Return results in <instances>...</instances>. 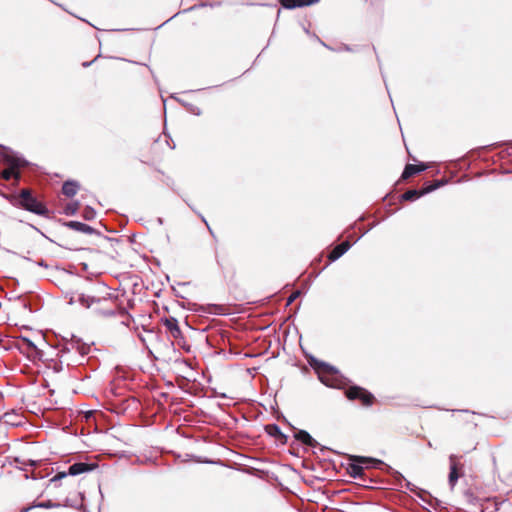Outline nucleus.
Here are the masks:
<instances>
[{
    "instance_id": "f03ea898",
    "label": "nucleus",
    "mask_w": 512,
    "mask_h": 512,
    "mask_svg": "<svg viewBox=\"0 0 512 512\" xmlns=\"http://www.w3.org/2000/svg\"><path fill=\"white\" fill-rule=\"evenodd\" d=\"M1 162H4L8 165V168L1 172V177L4 180H10L12 178L19 179L20 173L18 169L27 164L26 160L22 157L15 155L10 149H6L4 155L2 156Z\"/></svg>"
},
{
    "instance_id": "c85d7f7f",
    "label": "nucleus",
    "mask_w": 512,
    "mask_h": 512,
    "mask_svg": "<svg viewBox=\"0 0 512 512\" xmlns=\"http://www.w3.org/2000/svg\"><path fill=\"white\" fill-rule=\"evenodd\" d=\"M221 5V2H201L200 4L197 5V7H211V8H214V7H219ZM196 8V5L189 8V10H193Z\"/></svg>"
},
{
    "instance_id": "de8ad7c7",
    "label": "nucleus",
    "mask_w": 512,
    "mask_h": 512,
    "mask_svg": "<svg viewBox=\"0 0 512 512\" xmlns=\"http://www.w3.org/2000/svg\"><path fill=\"white\" fill-rule=\"evenodd\" d=\"M141 162L146 163V164H149V165H150V164H152V163H151L149 160H147V159H141Z\"/></svg>"
},
{
    "instance_id": "a18cd8bd",
    "label": "nucleus",
    "mask_w": 512,
    "mask_h": 512,
    "mask_svg": "<svg viewBox=\"0 0 512 512\" xmlns=\"http://www.w3.org/2000/svg\"><path fill=\"white\" fill-rule=\"evenodd\" d=\"M32 509V507H24L20 512H28Z\"/></svg>"
},
{
    "instance_id": "4468645a",
    "label": "nucleus",
    "mask_w": 512,
    "mask_h": 512,
    "mask_svg": "<svg viewBox=\"0 0 512 512\" xmlns=\"http://www.w3.org/2000/svg\"><path fill=\"white\" fill-rule=\"evenodd\" d=\"M162 322L174 339H179L182 337V332L179 327L178 320L175 317L171 316L164 318L162 319Z\"/></svg>"
},
{
    "instance_id": "8fccbe9b",
    "label": "nucleus",
    "mask_w": 512,
    "mask_h": 512,
    "mask_svg": "<svg viewBox=\"0 0 512 512\" xmlns=\"http://www.w3.org/2000/svg\"><path fill=\"white\" fill-rule=\"evenodd\" d=\"M199 216L201 217L202 221H203V222L208 226L207 221H206V219L204 218V216H202L201 214H199Z\"/></svg>"
},
{
    "instance_id": "bb28decb",
    "label": "nucleus",
    "mask_w": 512,
    "mask_h": 512,
    "mask_svg": "<svg viewBox=\"0 0 512 512\" xmlns=\"http://www.w3.org/2000/svg\"><path fill=\"white\" fill-rule=\"evenodd\" d=\"M416 495H417V496H418V497H419V498H420L424 503H427V504H429L430 506H432V505H433V504H432V499H427V498H426V495H428L430 498H432V497H431V495H430L427 491L420 489V490L416 493Z\"/></svg>"
},
{
    "instance_id": "6e6552de",
    "label": "nucleus",
    "mask_w": 512,
    "mask_h": 512,
    "mask_svg": "<svg viewBox=\"0 0 512 512\" xmlns=\"http://www.w3.org/2000/svg\"><path fill=\"white\" fill-rule=\"evenodd\" d=\"M324 379L326 380L320 382L326 387L334 389H343L350 383V380L342 375L339 369L337 375L324 372Z\"/></svg>"
},
{
    "instance_id": "6ab92c4d",
    "label": "nucleus",
    "mask_w": 512,
    "mask_h": 512,
    "mask_svg": "<svg viewBox=\"0 0 512 512\" xmlns=\"http://www.w3.org/2000/svg\"><path fill=\"white\" fill-rule=\"evenodd\" d=\"M69 346L70 347L66 348L68 351H70L71 349H75L80 354V356H84L88 354L90 351L89 345L81 343L80 341H72L69 344Z\"/></svg>"
},
{
    "instance_id": "58836bf2",
    "label": "nucleus",
    "mask_w": 512,
    "mask_h": 512,
    "mask_svg": "<svg viewBox=\"0 0 512 512\" xmlns=\"http://www.w3.org/2000/svg\"><path fill=\"white\" fill-rule=\"evenodd\" d=\"M189 106H190V111H191L193 114H195V115H197V116L201 115L202 111H201V109H200V108H198V107H194L193 105H189Z\"/></svg>"
},
{
    "instance_id": "9b49d317",
    "label": "nucleus",
    "mask_w": 512,
    "mask_h": 512,
    "mask_svg": "<svg viewBox=\"0 0 512 512\" xmlns=\"http://www.w3.org/2000/svg\"><path fill=\"white\" fill-rule=\"evenodd\" d=\"M352 245L353 243H351L349 240H345L342 243L336 245L328 254V263L326 266L342 257L352 247Z\"/></svg>"
},
{
    "instance_id": "13d9d810",
    "label": "nucleus",
    "mask_w": 512,
    "mask_h": 512,
    "mask_svg": "<svg viewBox=\"0 0 512 512\" xmlns=\"http://www.w3.org/2000/svg\"><path fill=\"white\" fill-rule=\"evenodd\" d=\"M461 412H465V413H469L470 411L467 410V409H464V410H460Z\"/></svg>"
},
{
    "instance_id": "9d476101",
    "label": "nucleus",
    "mask_w": 512,
    "mask_h": 512,
    "mask_svg": "<svg viewBox=\"0 0 512 512\" xmlns=\"http://www.w3.org/2000/svg\"><path fill=\"white\" fill-rule=\"evenodd\" d=\"M360 456H353L352 461L347 467L349 475L354 479H361L364 477L365 462L359 460Z\"/></svg>"
},
{
    "instance_id": "bf43d9fd",
    "label": "nucleus",
    "mask_w": 512,
    "mask_h": 512,
    "mask_svg": "<svg viewBox=\"0 0 512 512\" xmlns=\"http://www.w3.org/2000/svg\"><path fill=\"white\" fill-rule=\"evenodd\" d=\"M220 397L226 398V394L222 393V394H220Z\"/></svg>"
},
{
    "instance_id": "3c124183",
    "label": "nucleus",
    "mask_w": 512,
    "mask_h": 512,
    "mask_svg": "<svg viewBox=\"0 0 512 512\" xmlns=\"http://www.w3.org/2000/svg\"><path fill=\"white\" fill-rule=\"evenodd\" d=\"M129 400H130V401H133V402H135V403H138V401H137L134 397H132V396H130V397H129Z\"/></svg>"
},
{
    "instance_id": "603ef678",
    "label": "nucleus",
    "mask_w": 512,
    "mask_h": 512,
    "mask_svg": "<svg viewBox=\"0 0 512 512\" xmlns=\"http://www.w3.org/2000/svg\"><path fill=\"white\" fill-rule=\"evenodd\" d=\"M361 237H362L361 235H360V236H358V237L354 240V243H357V242L361 239Z\"/></svg>"
},
{
    "instance_id": "39448f33",
    "label": "nucleus",
    "mask_w": 512,
    "mask_h": 512,
    "mask_svg": "<svg viewBox=\"0 0 512 512\" xmlns=\"http://www.w3.org/2000/svg\"><path fill=\"white\" fill-rule=\"evenodd\" d=\"M345 396L349 400H359L365 407L372 406L375 401V397L371 392L358 385L349 386L345 390Z\"/></svg>"
},
{
    "instance_id": "72a5a7b5",
    "label": "nucleus",
    "mask_w": 512,
    "mask_h": 512,
    "mask_svg": "<svg viewBox=\"0 0 512 512\" xmlns=\"http://www.w3.org/2000/svg\"><path fill=\"white\" fill-rule=\"evenodd\" d=\"M433 183H434V187H432V189L437 190L438 188L447 184V180L446 179H438V180L433 181Z\"/></svg>"
},
{
    "instance_id": "c03bdc74",
    "label": "nucleus",
    "mask_w": 512,
    "mask_h": 512,
    "mask_svg": "<svg viewBox=\"0 0 512 512\" xmlns=\"http://www.w3.org/2000/svg\"><path fill=\"white\" fill-rule=\"evenodd\" d=\"M172 289H173L174 294H175V296H176V297L184 298V296H182V295L179 293V291H177V290H176V288H175V287H172Z\"/></svg>"
},
{
    "instance_id": "393cba45",
    "label": "nucleus",
    "mask_w": 512,
    "mask_h": 512,
    "mask_svg": "<svg viewBox=\"0 0 512 512\" xmlns=\"http://www.w3.org/2000/svg\"><path fill=\"white\" fill-rule=\"evenodd\" d=\"M79 208V202L78 201H74V202H71V203H68L66 205V207L64 208V213L66 215H75L77 210Z\"/></svg>"
},
{
    "instance_id": "f704fd0d",
    "label": "nucleus",
    "mask_w": 512,
    "mask_h": 512,
    "mask_svg": "<svg viewBox=\"0 0 512 512\" xmlns=\"http://www.w3.org/2000/svg\"><path fill=\"white\" fill-rule=\"evenodd\" d=\"M129 279H130V283L133 286V293H136V289H137V287L139 285L138 282L136 281L137 276H134V275L130 274Z\"/></svg>"
},
{
    "instance_id": "4d7b16f0",
    "label": "nucleus",
    "mask_w": 512,
    "mask_h": 512,
    "mask_svg": "<svg viewBox=\"0 0 512 512\" xmlns=\"http://www.w3.org/2000/svg\"><path fill=\"white\" fill-rule=\"evenodd\" d=\"M361 237H362L361 235H360V236H358V237L354 240V243H357V242L361 239Z\"/></svg>"
},
{
    "instance_id": "5fc2aeb1",
    "label": "nucleus",
    "mask_w": 512,
    "mask_h": 512,
    "mask_svg": "<svg viewBox=\"0 0 512 512\" xmlns=\"http://www.w3.org/2000/svg\"><path fill=\"white\" fill-rule=\"evenodd\" d=\"M361 237H362L361 235H360V236H358V237L354 240V243H357V242L361 239Z\"/></svg>"
},
{
    "instance_id": "aec40b11",
    "label": "nucleus",
    "mask_w": 512,
    "mask_h": 512,
    "mask_svg": "<svg viewBox=\"0 0 512 512\" xmlns=\"http://www.w3.org/2000/svg\"><path fill=\"white\" fill-rule=\"evenodd\" d=\"M420 189H409L400 196L401 201H415L421 198L423 195H420Z\"/></svg>"
},
{
    "instance_id": "20e7f679",
    "label": "nucleus",
    "mask_w": 512,
    "mask_h": 512,
    "mask_svg": "<svg viewBox=\"0 0 512 512\" xmlns=\"http://www.w3.org/2000/svg\"><path fill=\"white\" fill-rule=\"evenodd\" d=\"M110 392L115 397L120 398L119 404H122L127 400L126 395L128 392V383L126 382L125 372L123 370L117 369L116 376L110 384Z\"/></svg>"
},
{
    "instance_id": "5701e85b",
    "label": "nucleus",
    "mask_w": 512,
    "mask_h": 512,
    "mask_svg": "<svg viewBox=\"0 0 512 512\" xmlns=\"http://www.w3.org/2000/svg\"><path fill=\"white\" fill-rule=\"evenodd\" d=\"M279 3L284 9L292 10L295 8H300L299 0H279Z\"/></svg>"
},
{
    "instance_id": "864d4df0",
    "label": "nucleus",
    "mask_w": 512,
    "mask_h": 512,
    "mask_svg": "<svg viewBox=\"0 0 512 512\" xmlns=\"http://www.w3.org/2000/svg\"><path fill=\"white\" fill-rule=\"evenodd\" d=\"M361 237H362L361 235H360V236H358V237L354 240V243H357V242L361 239Z\"/></svg>"
},
{
    "instance_id": "423d86ee",
    "label": "nucleus",
    "mask_w": 512,
    "mask_h": 512,
    "mask_svg": "<svg viewBox=\"0 0 512 512\" xmlns=\"http://www.w3.org/2000/svg\"><path fill=\"white\" fill-rule=\"evenodd\" d=\"M307 361H308V364L311 366V368L317 374L319 381L326 380V379H324V372L334 374V375L335 374L337 375V373H338L337 367L329 364L328 362L320 360L313 355H308Z\"/></svg>"
},
{
    "instance_id": "49530a36",
    "label": "nucleus",
    "mask_w": 512,
    "mask_h": 512,
    "mask_svg": "<svg viewBox=\"0 0 512 512\" xmlns=\"http://www.w3.org/2000/svg\"><path fill=\"white\" fill-rule=\"evenodd\" d=\"M38 265L43 266V267H48V265L45 264L44 261H42V260L38 262Z\"/></svg>"
},
{
    "instance_id": "ddd939ff",
    "label": "nucleus",
    "mask_w": 512,
    "mask_h": 512,
    "mask_svg": "<svg viewBox=\"0 0 512 512\" xmlns=\"http://www.w3.org/2000/svg\"><path fill=\"white\" fill-rule=\"evenodd\" d=\"M457 456L454 454H451L449 456L450 461V471L448 475V483L453 489L458 481V479L461 477V473L458 472V464L456 463Z\"/></svg>"
},
{
    "instance_id": "4c0bfd02",
    "label": "nucleus",
    "mask_w": 512,
    "mask_h": 512,
    "mask_svg": "<svg viewBox=\"0 0 512 512\" xmlns=\"http://www.w3.org/2000/svg\"><path fill=\"white\" fill-rule=\"evenodd\" d=\"M276 439L281 443L285 444L288 440V436L281 431V434L276 436Z\"/></svg>"
},
{
    "instance_id": "680f3d73",
    "label": "nucleus",
    "mask_w": 512,
    "mask_h": 512,
    "mask_svg": "<svg viewBox=\"0 0 512 512\" xmlns=\"http://www.w3.org/2000/svg\"><path fill=\"white\" fill-rule=\"evenodd\" d=\"M132 306H133V303H132V301L130 300L129 307H130V308H132Z\"/></svg>"
},
{
    "instance_id": "412c9836",
    "label": "nucleus",
    "mask_w": 512,
    "mask_h": 512,
    "mask_svg": "<svg viewBox=\"0 0 512 512\" xmlns=\"http://www.w3.org/2000/svg\"><path fill=\"white\" fill-rule=\"evenodd\" d=\"M226 310L227 309L225 308V306L220 304H209L206 308L203 309L204 312L216 315H225Z\"/></svg>"
},
{
    "instance_id": "7ed1b4c3",
    "label": "nucleus",
    "mask_w": 512,
    "mask_h": 512,
    "mask_svg": "<svg viewBox=\"0 0 512 512\" xmlns=\"http://www.w3.org/2000/svg\"><path fill=\"white\" fill-rule=\"evenodd\" d=\"M19 203L25 210L37 215L46 216L48 214L47 208L27 189L21 191L19 195Z\"/></svg>"
},
{
    "instance_id": "e2e57ef3",
    "label": "nucleus",
    "mask_w": 512,
    "mask_h": 512,
    "mask_svg": "<svg viewBox=\"0 0 512 512\" xmlns=\"http://www.w3.org/2000/svg\"><path fill=\"white\" fill-rule=\"evenodd\" d=\"M122 324H124V325L128 326V323H127V322H125V321H122Z\"/></svg>"
},
{
    "instance_id": "2eb2a0df",
    "label": "nucleus",
    "mask_w": 512,
    "mask_h": 512,
    "mask_svg": "<svg viewBox=\"0 0 512 512\" xmlns=\"http://www.w3.org/2000/svg\"><path fill=\"white\" fill-rule=\"evenodd\" d=\"M65 225L68 228H70L74 231L80 232V233H84V234H88V235L95 233V229L93 227H91L85 223L79 222V221H69Z\"/></svg>"
},
{
    "instance_id": "473e14b6",
    "label": "nucleus",
    "mask_w": 512,
    "mask_h": 512,
    "mask_svg": "<svg viewBox=\"0 0 512 512\" xmlns=\"http://www.w3.org/2000/svg\"><path fill=\"white\" fill-rule=\"evenodd\" d=\"M320 0H299L300 8L318 3Z\"/></svg>"
},
{
    "instance_id": "a878e982",
    "label": "nucleus",
    "mask_w": 512,
    "mask_h": 512,
    "mask_svg": "<svg viewBox=\"0 0 512 512\" xmlns=\"http://www.w3.org/2000/svg\"><path fill=\"white\" fill-rule=\"evenodd\" d=\"M95 216H96V211L93 208H91L89 206L84 208L83 217L85 220H93L95 218Z\"/></svg>"
},
{
    "instance_id": "a211bd4d",
    "label": "nucleus",
    "mask_w": 512,
    "mask_h": 512,
    "mask_svg": "<svg viewBox=\"0 0 512 512\" xmlns=\"http://www.w3.org/2000/svg\"><path fill=\"white\" fill-rule=\"evenodd\" d=\"M359 460L365 462V468H376V469H382V467L390 468L382 460H379L376 458L362 456V457H359Z\"/></svg>"
},
{
    "instance_id": "052dcab7",
    "label": "nucleus",
    "mask_w": 512,
    "mask_h": 512,
    "mask_svg": "<svg viewBox=\"0 0 512 512\" xmlns=\"http://www.w3.org/2000/svg\"><path fill=\"white\" fill-rule=\"evenodd\" d=\"M129 258H130V260H132V259H133V255H132V253H131V252H130Z\"/></svg>"
},
{
    "instance_id": "4be33fe9",
    "label": "nucleus",
    "mask_w": 512,
    "mask_h": 512,
    "mask_svg": "<svg viewBox=\"0 0 512 512\" xmlns=\"http://www.w3.org/2000/svg\"><path fill=\"white\" fill-rule=\"evenodd\" d=\"M59 506H60L59 503H54L51 500H48V501H43V502H34L30 507L51 509V508H58Z\"/></svg>"
},
{
    "instance_id": "6e6d98bb",
    "label": "nucleus",
    "mask_w": 512,
    "mask_h": 512,
    "mask_svg": "<svg viewBox=\"0 0 512 512\" xmlns=\"http://www.w3.org/2000/svg\"><path fill=\"white\" fill-rule=\"evenodd\" d=\"M361 237H362L361 235H360V236H358V237L354 240V243H357V242L361 239Z\"/></svg>"
},
{
    "instance_id": "dca6fc26",
    "label": "nucleus",
    "mask_w": 512,
    "mask_h": 512,
    "mask_svg": "<svg viewBox=\"0 0 512 512\" xmlns=\"http://www.w3.org/2000/svg\"><path fill=\"white\" fill-rule=\"evenodd\" d=\"M427 168L428 167H423L422 169H418V166L415 164H406L401 174V179L407 180L408 178L425 171Z\"/></svg>"
},
{
    "instance_id": "c756f323",
    "label": "nucleus",
    "mask_w": 512,
    "mask_h": 512,
    "mask_svg": "<svg viewBox=\"0 0 512 512\" xmlns=\"http://www.w3.org/2000/svg\"><path fill=\"white\" fill-rule=\"evenodd\" d=\"M302 294L301 290H295L288 298L286 306L291 305L298 297H300Z\"/></svg>"
},
{
    "instance_id": "79ce46f5",
    "label": "nucleus",
    "mask_w": 512,
    "mask_h": 512,
    "mask_svg": "<svg viewBox=\"0 0 512 512\" xmlns=\"http://www.w3.org/2000/svg\"><path fill=\"white\" fill-rule=\"evenodd\" d=\"M99 56H100V55L96 56L92 61H89V62H83V63H82V66H83V67H89L93 62H95V61L98 59V57H99Z\"/></svg>"
},
{
    "instance_id": "c9c22d12",
    "label": "nucleus",
    "mask_w": 512,
    "mask_h": 512,
    "mask_svg": "<svg viewBox=\"0 0 512 512\" xmlns=\"http://www.w3.org/2000/svg\"><path fill=\"white\" fill-rule=\"evenodd\" d=\"M405 486L408 490H410L411 492H414L415 494L420 490L418 487H416L414 484H412L411 482L409 481H405Z\"/></svg>"
},
{
    "instance_id": "f257e3e1",
    "label": "nucleus",
    "mask_w": 512,
    "mask_h": 512,
    "mask_svg": "<svg viewBox=\"0 0 512 512\" xmlns=\"http://www.w3.org/2000/svg\"><path fill=\"white\" fill-rule=\"evenodd\" d=\"M108 287L106 284L98 282L91 289L87 291V293H82L79 295L78 301L81 305L90 308L94 304H103L107 302H111V299L107 296L109 295Z\"/></svg>"
},
{
    "instance_id": "7c9ffc66",
    "label": "nucleus",
    "mask_w": 512,
    "mask_h": 512,
    "mask_svg": "<svg viewBox=\"0 0 512 512\" xmlns=\"http://www.w3.org/2000/svg\"><path fill=\"white\" fill-rule=\"evenodd\" d=\"M68 475H69L68 471L67 472H65V471L58 472L53 478L50 479V483H55L57 481H60L63 478L67 477Z\"/></svg>"
},
{
    "instance_id": "e433bc0d",
    "label": "nucleus",
    "mask_w": 512,
    "mask_h": 512,
    "mask_svg": "<svg viewBox=\"0 0 512 512\" xmlns=\"http://www.w3.org/2000/svg\"><path fill=\"white\" fill-rule=\"evenodd\" d=\"M15 461L20 463V464H22V465H30V466H35L36 463H37L34 460H22V461H20L19 458H16Z\"/></svg>"
},
{
    "instance_id": "ea45409f",
    "label": "nucleus",
    "mask_w": 512,
    "mask_h": 512,
    "mask_svg": "<svg viewBox=\"0 0 512 512\" xmlns=\"http://www.w3.org/2000/svg\"><path fill=\"white\" fill-rule=\"evenodd\" d=\"M114 406H115V407H114V409H113V410H114L116 413H118V414H119V413H124V412H125V410H126V408H125V407L118 406V404H114Z\"/></svg>"
},
{
    "instance_id": "f3484780",
    "label": "nucleus",
    "mask_w": 512,
    "mask_h": 512,
    "mask_svg": "<svg viewBox=\"0 0 512 512\" xmlns=\"http://www.w3.org/2000/svg\"><path fill=\"white\" fill-rule=\"evenodd\" d=\"M79 184L76 181H66L62 186V193L67 197H73L77 194Z\"/></svg>"
},
{
    "instance_id": "09e8293b",
    "label": "nucleus",
    "mask_w": 512,
    "mask_h": 512,
    "mask_svg": "<svg viewBox=\"0 0 512 512\" xmlns=\"http://www.w3.org/2000/svg\"><path fill=\"white\" fill-rule=\"evenodd\" d=\"M134 237H135V234H134V233H133V234H130V238H129L130 243H131V242H133Z\"/></svg>"
},
{
    "instance_id": "2f4dec72",
    "label": "nucleus",
    "mask_w": 512,
    "mask_h": 512,
    "mask_svg": "<svg viewBox=\"0 0 512 512\" xmlns=\"http://www.w3.org/2000/svg\"><path fill=\"white\" fill-rule=\"evenodd\" d=\"M96 312L99 314H102L104 316H112L115 314V311L113 309H102V308H96Z\"/></svg>"
},
{
    "instance_id": "0eeeda50",
    "label": "nucleus",
    "mask_w": 512,
    "mask_h": 512,
    "mask_svg": "<svg viewBox=\"0 0 512 512\" xmlns=\"http://www.w3.org/2000/svg\"><path fill=\"white\" fill-rule=\"evenodd\" d=\"M292 427V429L295 430V433H294V438L301 442L302 444L308 446V447H311V448H318L322 454H324V452L326 451H330L329 448L325 447V446H322L320 443H318L311 435L308 431L306 430H302V429H295V427H293L292 425H290Z\"/></svg>"
},
{
    "instance_id": "a19ab883",
    "label": "nucleus",
    "mask_w": 512,
    "mask_h": 512,
    "mask_svg": "<svg viewBox=\"0 0 512 512\" xmlns=\"http://www.w3.org/2000/svg\"><path fill=\"white\" fill-rule=\"evenodd\" d=\"M376 225H377V223H376V222H374V223H372V224L368 227V229H366V230H361V236H364L368 231H370V230H371L372 228H374Z\"/></svg>"
},
{
    "instance_id": "cd10ccee",
    "label": "nucleus",
    "mask_w": 512,
    "mask_h": 512,
    "mask_svg": "<svg viewBox=\"0 0 512 512\" xmlns=\"http://www.w3.org/2000/svg\"><path fill=\"white\" fill-rule=\"evenodd\" d=\"M432 187H434V183L433 182H426L424 184V186L420 189L421 190V193L420 195H426L428 193H431L433 191H435L436 189H432Z\"/></svg>"
},
{
    "instance_id": "1a4fd4ad",
    "label": "nucleus",
    "mask_w": 512,
    "mask_h": 512,
    "mask_svg": "<svg viewBox=\"0 0 512 512\" xmlns=\"http://www.w3.org/2000/svg\"><path fill=\"white\" fill-rule=\"evenodd\" d=\"M16 347L22 353L27 354L29 357H37L40 355V350L37 348L36 344L28 337H18Z\"/></svg>"
},
{
    "instance_id": "b1692460",
    "label": "nucleus",
    "mask_w": 512,
    "mask_h": 512,
    "mask_svg": "<svg viewBox=\"0 0 512 512\" xmlns=\"http://www.w3.org/2000/svg\"><path fill=\"white\" fill-rule=\"evenodd\" d=\"M265 431L268 435L272 436V437H275L280 435L281 434V429L280 427L275 424V423H272V424H268L265 426Z\"/></svg>"
},
{
    "instance_id": "37998d69",
    "label": "nucleus",
    "mask_w": 512,
    "mask_h": 512,
    "mask_svg": "<svg viewBox=\"0 0 512 512\" xmlns=\"http://www.w3.org/2000/svg\"><path fill=\"white\" fill-rule=\"evenodd\" d=\"M416 166H418V169H422L423 167H428L426 163L424 162H419L418 164H415Z\"/></svg>"
},
{
    "instance_id": "0e129e2a",
    "label": "nucleus",
    "mask_w": 512,
    "mask_h": 512,
    "mask_svg": "<svg viewBox=\"0 0 512 512\" xmlns=\"http://www.w3.org/2000/svg\"><path fill=\"white\" fill-rule=\"evenodd\" d=\"M209 232L213 234L212 229L208 226Z\"/></svg>"
},
{
    "instance_id": "f8f14e48",
    "label": "nucleus",
    "mask_w": 512,
    "mask_h": 512,
    "mask_svg": "<svg viewBox=\"0 0 512 512\" xmlns=\"http://www.w3.org/2000/svg\"><path fill=\"white\" fill-rule=\"evenodd\" d=\"M97 468L96 464H90L85 462H77L69 466L68 474L70 476H77L82 473L93 471Z\"/></svg>"
}]
</instances>
